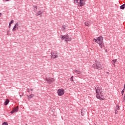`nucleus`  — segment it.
Segmentation results:
<instances>
[{
    "label": "nucleus",
    "mask_w": 125,
    "mask_h": 125,
    "mask_svg": "<svg viewBox=\"0 0 125 125\" xmlns=\"http://www.w3.org/2000/svg\"><path fill=\"white\" fill-rule=\"evenodd\" d=\"M36 16H39V17H42V11L39 10L36 14Z\"/></svg>",
    "instance_id": "nucleus-10"
},
{
    "label": "nucleus",
    "mask_w": 125,
    "mask_h": 125,
    "mask_svg": "<svg viewBox=\"0 0 125 125\" xmlns=\"http://www.w3.org/2000/svg\"><path fill=\"white\" fill-rule=\"evenodd\" d=\"M70 80L71 82H74V76H72L70 78Z\"/></svg>",
    "instance_id": "nucleus-22"
},
{
    "label": "nucleus",
    "mask_w": 125,
    "mask_h": 125,
    "mask_svg": "<svg viewBox=\"0 0 125 125\" xmlns=\"http://www.w3.org/2000/svg\"><path fill=\"white\" fill-rule=\"evenodd\" d=\"M8 103H9V100L8 99H6V101L4 103V105L5 106H6V105H7L8 104Z\"/></svg>",
    "instance_id": "nucleus-17"
},
{
    "label": "nucleus",
    "mask_w": 125,
    "mask_h": 125,
    "mask_svg": "<svg viewBox=\"0 0 125 125\" xmlns=\"http://www.w3.org/2000/svg\"><path fill=\"white\" fill-rule=\"evenodd\" d=\"M38 9V6L37 5H34L33 6V11L34 12H37V10Z\"/></svg>",
    "instance_id": "nucleus-14"
},
{
    "label": "nucleus",
    "mask_w": 125,
    "mask_h": 125,
    "mask_svg": "<svg viewBox=\"0 0 125 125\" xmlns=\"http://www.w3.org/2000/svg\"><path fill=\"white\" fill-rule=\"evenodd\" d=\"M95 66L96 69L97 70H103L104 69L103 65L100 62L96 61L95 64L93 65V67H95Z\"/></svg>",
    "instance_id": "nucleus-3"
},
{
    "label": "nucleus",
    "mask_w": 125,
    "mask_h": 125,
    "mask_svg": "<svg viewBox=\"0 0 125 125\" xmlns=\"http://www.w3.org/2000/svg\"><path fill=\"white\" fill-rule=\"evenodd\" d=\"M60 37L62 40H64L65 42H71V41H72V38L70 37L68 34L63 36L61 35Z\"/></svg>",
    "instance_id": "nucleus-4"
},
{
    "label": "nucleus",
    "mask_w": 125,
    "mask_h": 125,
    "mask_svg": "<svg viewBox=\"0 0 125 125\" xmlns=\"http://www.w3.org/2000/svg\"><path fill=\"white\" fill-rule=\"evenodd\" d=\"M23 95V94H22V95H20V97L21 98V97H22V96Z\"/></svg>",
    "instance_id": "nucleus-28"
},
{
    "label": "nucleus",
    "mask_w": 125,
    "mask_h": 125,
    "mask_svg": "<svg viewBox=\"0 0 125 125\" xmlns=\"http://www.w3.org/2000/svg\"><path fill=\"white\" fill-rule=\"evenodd\" d=\"M5 0V1H9V0Z\"/></svg>",
    "instance_id": "nucleus-29"
},
{
    "label": "nucleus",
    "mask_w": 125,
    "mask_h": 125,
    "mask_svg": "<svg viewBox=\"0 0 125 125\" xmlns=\"http://www.w3.org/2000/svg\"><path fill=\"white\" fill-rule=\"evenodd\" d=\"M33 91L32 88H28L27 89V92H32Z\"/></svg>",
    "instance_id": "nucleus-20"
},
{
    "label": "nucleus",
    "mask_w": 125,
    "mask_h": 125,
    "mask_svg": "<svg viewBox=\"0 0 125 125\" xmlns=\"http://www.w3.org/2000/svg\"><path fill=\"white\" fill-rule=\"evenodd\" d=\"M18 23H17L15 24V26H14L12 31L13 32H14V31H16L17 29H18V26H19Z\"/></svg>",
    "instance_id": "nucleus-11"
},
{
    "label": "nucleus",
    "mask_w": 125,
    "mask_h": 125,
    "mask_svg": "<svg viewBox=\"0 0 125 125\" xmlns=\"http://www.w3.org/2000/svg\"><path fill=\"white\" fill-rule=\"evenodd\" d=\"M117 59L112 60V65H113V66H114V67H116L115 64L117 62Z\"/></svg>",
    "instance_id": "nucleus-13"
},
{
    "label": "nucleus",
    "mask_w": 125,
    "mask_h": 125,
    "mask_svg": "<svg viewBox=\"0 0 125 125\" xmlns=\"http://www.w3.org/2000/svg\"><path fill=\"white\" fill-rule=\"evenodd\" d=\"M27 97H28V99H31V98H32V97H34V96H35V95L31 94L29 96L27 95Z\"/></svg>",
    "instance_id": "nucleus-16"
},
{
    "label": "nucleus",
    "mask_w": 125,
    "mask_h": 125,
    "mask_svg": "<svg viewBox=\"0 0 125 125\" xmlns=\"http://www.w3.org/2000/svg\"><path fill=\"white\" fill-rule=\"evenodd\" d=\"M115 110H120V105H116V109Z\"/></svg>",
    "instance_id": "nucleus-21"
},
{
    "label": "nucleus",
    "mask_w": 125,
    "mask_h": 125,
    "mask_svg": "<svg viewBox=\"0 0 125 125\" xmlns=\"http://www.w3.org/2000/svg\"><path fill=\"white\" fill-rule=\"evenodd\" d=\"M74 2L77 3L80 6H83L85 4L84 3V0H73Z\"/></svg>",
    "instance_id": "nucleus-6"
},
{
    "label": "nucleus",
    "mask_w": 125,
    "mask_h": 125,
    "mask_svg": "<svg viewBox=\"0 0 125 125\" xmlns=\"http://www.w3.org/2000/svg\"><path fill=\"white\" fill-rule=\"evenodd\" d=\"M125 85H124V88L122 90V93H124L125 92Z\"/></svg>",
    "instance_id": "nucleus-26"
},
{
    "label": "nucleus",
    "mask_w": 125,
    "mask_h": 125,
    "mask_svg": "<svg viewBox=\"0 0 125 125\" xmlns=\"http://www.w3.org/2000/svg\"><path fill=\"white\" fill-rule=\"evenodd\" d=\"M81 115H82V116H83V115H84V114H83V110H82Z\"/></svg>",
    "instance_id": "nucleus-27"
},
{
    "label": "nucleus",
    "mask_w": 125,
    "mask_h": 125,
    "mask_svg": "<svg viewBox=\"0 0 125 125\" xmlns=\"http://www.w3.org/2000/svg\"><path fill=\"white\" fill-rule=\"evenodd\" d=\"M125 4H124L120 6L121 9H125Z\"/></svg>",
    "instance_id": "nucleus-19"
},
{
    "label": "nucleus",
    "mask_w": 125,
    "mask_h": 125,
    "mask_svg": "<svg viewBox=\"0 0 125 125\" xmlns=\"http://www.w3.org/2000/svg\"><path fill=\"white\" fill-rule=\"evenodd\" d=\"M0 15H1V13H0Z\"/></svg>",
    "instance_id": "nucleus-30"
},
{
    "label": "nucleus",
    "mask_w": 125,
    "mask_h": 125,
    "mask_svg": "<svg viewBox=\"0 0 125 125\" xmlns=\"http://www.w3.org/2000/svg\"><path fill=\"white\" fill-rule=\"evenodd\" d=\"M115 114H118V110L115 109Z\"/></svg>",
    "instance_id": "nucleus-25"
},
{
    "label": "nucleus",
    "mask_w": 125,
    "mask_h": 125,
    "mask_svg": "<svg viewBox=\"0 0 125 125\" xmlns=\"http://www.w3.org/2000/svg\"><path fill=\"white\" fill-rule=\"evenodd\" d=\"M74 72H75V73H76L78 75H81V74H82V72L78 70H75Z\"/></svg>",
    "instance_id": "nucleus-15"
},
{
    "label": "nucleus",
    "mask_w": 125,
    "mask_h": 125,
    "mask_svg": "<svg viewBox=\"0 0 125 125\" xmlns=\"http://www.w3.org/2000/svg\"><path fill=\"white\" fill-rule=\"evenodd\" d=\"M94 42L97 43L101 48H103L104 46V42H103V37L102 36H100L97 39L94 38L93 40Z\"/></svg>",
    "instance_id": "nucleus-1"
},
{
    "label": "nucleus",
    "mask_w": 125,
    "mask_h": 125,
    "mask_svg": "<svg viewBox=\"0 0 125 125\" xmlns=\"http://www.w3.org/2000/svg\"><path fill=\"white\" fill-rule=\"evenodd\" d=\"M19 109V108H18V106H16V107L13 109L12 111H11L10 113L11 114H13V113H17Z\"/></svg>",
    "instance_id": "nucleus-9"
},
{
    "label": "nucleus",
    "mask_w": 125,
    "mask_h": 125,
    "mask_svg": "<svg viewBox=\"0 0 125 125\" xmlns=\"http://www.w3.org/2000/svg\"><path fill=\"white\" fill-rule=\"evenodd\" d=\"M58 58V53L57 52H52L51 53V59H56Z\"/></svg>",
    "instance_id": "nucleus-7"
},
{
    "label": "nucleus",
    "mask_w": 125,
    "mask_h": 125,
    "mask_svg": "<svg viewBox=\"0 0 125 125\" xmlns=\"http://www.w3.org/2000/svg\"><path fill=\"white\" fill-rule=\"evenodd\" d=\"M2 125H8V124L7 122H4L2 123Z\"/></svg>",
    "instance_id": "nucleus-24"
},
{
    "label": "nucleus",
    "mask_w": 125,
    "mask_h": 125,
    "mask_svg": "<svg viewBox=\"0 0 125 125\" xmlns=\"http://www.w3.org/2000/svg\"><path fill=\"white\" fill-rule=\"evenodd\" d=\"M96 97L98 99L100 100H104L105 98L103 93H102V89L100 88H96Z\"/></svg>",
    "instance_id": "nucleus-2"
},
{
    "label": "nucleus",
    "mask_w": 125,
    "mask_h": 125,
    "mask_svg": "<svg viewBox=\"0 0 125 125\" xmlns=\"http://www.w3.org/2000/svg\"><path fill=\"white\" fill-rule=\"evenodd\" d=\"M62 30L66 29V25H62Z\"/></svg>",
    "instance_id": "nucleus-23"
},
{
    "label": "nucleus",
    "mask_w": 125,
    "mask_h": 125,
    "mask_svg": "<svg viewBox=\"0 0 125 125\" xmlns=\"http://www.w3.org/2000/svg\"><path fill=\"white\" fill-rule=\"evenodd\" d=\"M45 80L46 81L47 83H48V84H51V83L55 82V79L49 77H46Z\"/></svg>",
    "instance_id": "nucleus-5"
},
{
    "label": "nucleus",
    "mask_w": 125,
    "mask_h": 125,
    "mask_svg": "<svg viewBox=\"0 0 125 125\" xmlns=\"http://www.w3.org/2000/svg\"><path fill=\"white\" fill-rule=\"evenodd\" d=\"M13 22H14V21H13V20L11 21H10V22L9 23V28H11V24H12V23H13Z\"/></svg>",
    "instance_id": "nucleus-18"
},
{
    "label": "nucleus",
    "mask_w": 125,
    "mask_h": 125,
    "mask_svg": "<svg viewBox=\"0 0 125 125\" xmlns=\"http://www.w3.org/2000/svg\"><path fill=\"white\" fill-rule=\"evenodd\" d=\"M57 93L59 96H63L65 93V90L63 88L59 89L57 91Z\"/></svg>",
    "instance_id": "nucleus-8"
},
{
    "label": "nucleus",
    "mask_w": 125,
    "mask_h": 125,
    "mask_svg": "<svg viewBox=\"0 0 125 125\" xmlns=\"http://www.w3.org/2000/svg\"><path fill=\"white\" fill-rule=\"evenodd\" d=\"M84 25L85 26L88 27L89 26H90V25H91V22H90V21H86L84 23Z\"/></svg>",
    "instance_id": "nucleus-12"
}]
</instances>
